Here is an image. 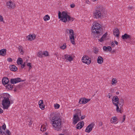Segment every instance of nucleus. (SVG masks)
<instances>
[{"mask_svg":"<svg viewBox=\"0 0 135 135\" xmlns=\"http://www.w3.org/2000/svg\"><path fill=\"white\" fill-rule=\"evenodd\" d=\"M52 126L54 129L57 131H61L62 127V122L61 119L57 116L52 117L51 119Z\"/></svg>","mask_w":135,"mask_h":135,"instance_id":"1","label":"nucleus"},{"mask_svg":"<svg viewBox=\"0 0 135 135\" xmlns=\"http://www.w3.org/2000/svg\"><path fill=\"white\" fill-rule=\"evenodd\" d=\"M102 29L101 25L100 24L95 22L94 23L93 26L91 29V35L93 36L95 34L98 35L96 36L97 38H99V36H101L102 34Z\"/></svg>","mask_w":135,"mask_h":135,"instance_id":"2","label":"nucleus"},{"mask_svg":"<svg viewBox=\"0 0 135 135\" xmlns=\"http://www.w3.org/2000/svg\"><path fill=\"white\" fill-rule=\"evenodd\" d=\"M6 97H4L2 101V104L3 109H8L10 106L11 103H13V100L10 99V100H9L10 94L8 93H6Z\"/></svg>","mask_w":135,"mask_h":135,"instance_id":"3","label":"nucleus"},{"mask_svg":"<svg viewBox=\"0 0 135 135\" xmlns=\"http://www.w3.org/2000/svg\"><path fill=\"white\" fill-rule=\"evenodd\" d=\"M58 17L59 18L61 19V21L64 22L66 21L69 22L71 20L72 21H73L74 19L73 18L70 17L65 11H62L61 13L60 11H59Z\"/></svg>","mask_w":135,"mask_h":135,"instance_id":"4","label":"nucleus"},{"mask_svg":"<svg viewBox=\"0 0 135 135\" xmlns=\"http://www.w3.org/2000/svg\"><path fill=\"white\" fill-rule=\"evenodd\" d=\"M74 110L76 111V112L74 115L73 117V123L74 124H76L77 122L80 120L79 117L81 116V111L79 109H75Z\"/></svg>","mask_w":135,"mask_h":135,"instance_id":"5","label":"nucleus"},{"mask_svg":"<svg viewBox=\"0 0 135 135\" xmlns=\"http://www.w3.org/2000/svg\"><path fill=\"white\" fill-rule=\"evenodd\" d=\"M104 11V8L102 6H100L99 10H96V12L94 13V18L97 19L100 18L102 15H103L102 13Z\"/></svg>","mask_w":135,"mask_h":135,"instance_id":"6","label":"nucleus"},{"mask_svg":"<svg viewBox=\"0 0 135 135\" xmlns=\"http://www.w3.org/2000/svg\"><path fill=\"white\" fill-rule=\"evenodd\" d=\"M69 31V39L70 41L73 44H75V38L74 37V31L73 30L70 29L69 30L67 29V31Z\"/></svg>","mask_w":135,"mask_h":135,"instance_id":"7","label":"nucleus"},{"mask_svg":"<svg viewBox=\"0 0 135 135\" xmlns=\"http://www.w3.org/2000/svg\"><path fill=\"white\" fill-rule=\"evenodd\" d=\"M6 5L7 8L10 9H14L16 7L15 3L11 0L6 2Z\"/></svg>","mask_w":135,"mask_h":135,"instance_id":"8","label":"nucleus"},{"mask_svg":"<svg viewBox=\"0 0 135 135\" xmlns=\"http://www.w3.org/2000/svg\"><path fill=\"white\" fill-rule=\"evenodd\" d=\"M82 62L87 64H89L91 62V59L88 56H84L82 57Z\"/></svg>","mask_w":135,"mask_h":135,"instance_id":"9","label":"nucleus"},{"mask_svg":"<svg viewBox=\"0 0 135 135\" xmlns=\"http://www.w3.org/2000/svg\"><path fill=\"white\" fill-rule=\"evenodd\" d=\"M24 80H22L21 78H12L10 80V82L11 84H15L20 82H22Z\"/></svg>","mask_w":135,"mask_h":135,"instance_id":"10","label":"nucleus"},{"mask_svg":"<svg viewBox=\"0 0 135 135\" xmlns=\"http://www.w3.org/2000/svg\"><path fill=\"white\" fill-rule=\"evenodd\" d=\"M90 100V99H87L85 98H81L79 100V103L81 104H85Z\"/></svg>","mask_w":135,"mask_h":135,"instance_id":"11","label":"nucleus"},{"mask_svg":"<svg viewBox=\"0 0 135 135\" xmlns=\"http://www.w3.org/2000/svg\"><path fill=\"white\" fill-rule=\"evenodd\" d=\"M94 124L93 123H91L86 128L85 130V132H86L89 133L92 129Z\"/></svg>","mask_w":135,"mask_h":135,"instance_id":"12","label":"nucleus"},{"mask_svg":"<svg viewBox=\"0 0 135 135\" xmlns=\"http://www.w3.org/2000/svg\"><path fill=\"white\" fill-rule=\"evenodd\" d=\"M132 37L131 36L127 33H125L121 37L122 38L123 40L130 39Z\"/></svg>","mask_w":135,"mask_h":135,"instance_id":"13","label":"nucleus"},{"mask_svg":"<svg viewBox=\"0 0 135 135\" xmlns=\"http://www.w3.org/2000/svg\"><path fill=\"white\" fill-rule=\"evenodd\" d=\"M84 123L83 121L80 122L78 123L76 125V128L77 129H80L84 126Z\"/></svg>","mask_w":135,"mask_h":135,"instance_id":"14","label":"nucleus"},{"mask_svg":"<svg viewBox=\"0 0 135 135\" xmlns=\"http://www.w3.org/2000/svg\"><path fill=\"white\" fill-rule=\"evenodd\" d=\"M2 81L3 84L5 85L8 83L9 80L8 78L5 77L3 78Z\"/></svg>","mask_w":135,"mask_h":135,"instance_id":"15","label":"nucleus"},{"mask_svg":"<svg viewBox=\"0 0 135 135\" xmlns=\"http://www.w3.org/2000/svg\"><path fill=\"white\" fill-rule=\"evenodd\" d=\"M36 37V35L35 34L30 35L27 37L28 38V40L30 41L34 40Z\"/></svg>","mask_w":135,"mask_h":135,"instance_id":"16","label":"nucleus"},{"mask_svg":"<svg viewBox=\"0 0 135 135\" xmlns=\"http://www.w3.org/2000/svg\"><path fill=\"white\" fill-rule=\"evenodd\" d=\"M114 35L117 37L119 36V32L118 29L117 28H115L113 31Z\"/></svg>","mask_w":135,"mask_h":135,"instance_id":"17","label":"nucleus"},{"mask_svg":"<svg viewBox=\"0 0 135 135\" xmlns=\"http://www.w3.org/2000/svg\"><path fill=\"white\" fill-rule=\"evenodd\" d=\"M112 102L113 104L114 103H119V98L117 96H114L112 99Z\"/></svg>","mask_w":135,"mask_h":135,"instance_id":"18","label":"nucleus"},{"mask_svg":"<svg viewBox=\"0 0 135 135\" xmlns=\"http://www.w3.org/2000/svg\"><path fill=\"white\" fill-rule=\"evenodd\" d=\"M118 104L119 105L120 109L122 107L123 105L124 104V100L123 99L121 98L119 100V103H118Z\"/></svg>","mask_w":135,"mask_h":135,"instance_id":"19","label":"nucleus"},{"mask_svg":"<svg viewBox=\"0 0 135 135\" xmlns=\"http://www.w3.org/2000/svg\"><path fill=\"white\" fill-rule=\"evenodd\" d=\"M40 108L42 110H44L45 108V106L43 104V101L42 100H40L38 102Z\"/></svg>","mask_w":135,"mask_h":135,"instance_id":"20","label":"nucleus"},{"mask_svg":"<svg viewBox=\"0 0 135 135\" xmlns=\"http://www.w3.org/2000/svg\"><path fill=\"white\" fill-rule=\"evenodd\" d=\"M7 50L6 49H3L0 50V55L4 56L5 55Z\"/></svg>","mask_w":135,"mask_h":135,"instance_id":"21","label":"nucleus"},{"mask_svg":"<svg viewBox=\"0 0 135 135\" xmlns=\"http://www.w3.org/2000/svg\"><path fill=\"white\" fill-rule=\"evenodd\" d=\"M9 67L10 70L12 71H15L17 69V68L14 65H11Z\"/></svg>","mask_w":135,"mask_h":135,"instance_id":"22","label":"nucleus"},{"mask_svg":"<svg viewBox=\"0 0 135 135\" xmlns=\"http://www.w3.org/2000/svg\"><path fill=\"white\" fill-rule=\"evenodd\" d=\"M97 61L98 64H101L103 62V59L102 57L99 56L98 57Z\"/></svg>","mask_w":135,"mask_h":135,"instance_id":"23","label":"nucleus"},{"mask_svg":"<svg viewBox=\"0 0 135 135\" xmlns=\"http://www.w3.org/2000/svg\"><path fill=\"white\" fill-rule=\"evenodd\" d=\"M5 87L6 89L8 90H11L13 88V85L10 84H9L6 85Z\"/></svg>","mask_w":135,"mask_h":135,"instance_id":"24","label":"nucleus"},{"mask_svg":"<svg viewBox=\"0 0 135 135\" xmlns=\"http://www.w3.org/2000/svg\"><path fill=\"white\" fill-rule=\"evenodd\" d=\"M117 118L116 117H112L110 119V122L111 123H113L116 122L117 120Z\"/></svg>","mask_w":135,"mask_h":135,"instance_id":"25","label":"nucleus"},{"mask_svg":"<svg viewBox=\"0 0 135 135\" xmlns=\"http://www.w3.org/2000/svg\"><path fill=\"white\" fill-rule=\"evenodd\" d=\"M17 63L18 65H22L23 62V60L22 58L19 57L17 60Z\"/></svg>","mask_w":135,"mask_h":135,"instance_id":"26","label":"nucleus"},{"mask_svg":"<svg viewBox=\"0 0 135 135\" xmlns=\"http://www.w3.org/2000/svg\"><path fill=\"white\" fill-rule=\"evenodd\" d=\"M114 105L116 106V110L118 112H120V113H122L121 110L119 109V107L118 104L117 103H114Z\"/></svg>","mask_w":135,"mask_h":135,"instance_id":"27","label":"nucleus"},{"mask_svg":"<svg viewBox=\"0 0 135 135\" xmlns=\"http://www.w3.org/2000/svg\"><path fill=\"white\" fill-rule=\"evenodd\" d=\"M23 47L22 46H20L18 47V49L20 51V53H21V54L22 55H23L24 53V52L23 51Z\"/></svg>","mask_w":135,"mask_h":135,"instance_id":"28","label":"nucleus"},{"mask_svg":"<svg viewBox=\"0 0 135 135\" xmlns=\"http://www.w3.org/2000/svg\"><path fill=\"white\" fill-rule=\"evenodd\" d=\"M50 18V17L48 15H45L44 17V19L45 21H47L49 20Z\"/></svg>","mask_w":135,"mask_h":135,"instance_id":"29","label":"nucleus"},{"mask_svg":"<svg viewBox=\"0 0 135 135\" xmlns=\"http://www.w3.org/2000/svg\"><path fill=\"white\" fill-rule=\"evenodd\" d=\"M43 52L41 51H40L38 53L37 55L39 57H43Z\"/></svg>","mask_w":135,"mask_h":135,"instance_id":"30","label":"nucleus"},{"mask_svg":"<svg viewBox=\"0 0 135 135\" xmlns=\"http://www.w3.org/2000/svg\"><path fill=\"white\" fill-rule=\"evenodd\" d=\"M66 43H64L62 46H60V48L64 50L66 48Z\"/></svg>","mask_w":135,"mask_h":135,"instance_id":"31","label":"nucleus"},{"mask_svg":"<svg viewBox=\"0 0 135 135\" xmlns=\"http://www.w3.org/2000/svg\"><path fill=\"white\" fill-rule=\"evenodd\" d=\"M94 52L96 54H97L98 53L99 50L96 48H95L93 50Z\"/></svg>","mask_w":135,"mask_h":135,"instance_id":"32","label":"nucleus"},{"mask_svg":"<svg viewBox=\"0 0 135 135\" xmlns=\"http://www.w3.org/2000/svg\"><path fill=\"white\" fill-rule=\"evenodd\" d=\"M41 131H44L46 130V128L44 126H41Z\"/></svg>","mask_w":135,"mask_h":135,"instance_id":"33","label":"nucleus"},{"mask_svg":"<svg viewBox=\"0 0 135 135\" xmlns=\"http://www.w3.org/2000/svg\"><path fill=\"white\" fill-rule=\"evenodd\" d=\"M73 58L72 56H71L69 55V56H68L67 60H68L69 61H71L73 60Z\"/></svg>","mask_w":135,"mask_h":135,"instance_id":"34","label":"nucleus"},{"mask_svg":"<svg viewBox=\"0 0 135 135\" xmlns=\"http://www.w3.org/2000/svg\"><path fill=\"white\" fill-rule=\"evenodd\" d=\"M43 54L45 56H47L49 55L48 52L46 51L44 52L43 53Z\"/></svg>","mask_w":135,"mask_h":135,"instance_id":"35","label":"nucleus"},{"mask_svg":"<svg viewBox=\"0 0 135 135\" xmlns=\"http://www.w3.org/2000/svg\"><path fill=\"white\" fill-rule=\"evenodd\" d=\"M117 81L115 80V79H113L112 80V84L113 85L117 83Z\"/></svg>","mask_w":135,"mask_h":135,"instance_id":"36","label":"nucleus"},{"mask_svg":"<svg viewBox=\"0 0 135 135\" xmlns=\"http://www.w3.org/2000/svg\"><path fill=\"white\" fill-rule=\"evenodd\" d=\"M60 106V105L57 103H56L54 105L55 108L56 109L59 108Z\"/></svg>","mask_w":135,"mask_h":135,"instance_id":"37","label":"nucleus"},{"mask_svg":"<svg viewBox=\"0 0 135 135\" xmlns=\"http://www.w3.org/2000/svg\"><path fill=\"white\" fill-rule=\"evenodd\" d=\"M105 38H104L102 36V37L99 39H98L99 41L100 42H102L103 41H104L105 40Z\"/></svg>","mask_w":135,"mask_h":135,"instance_id":"38","label":"nucleus"},{"mask_svg":"<svg viewBox=\"0 0 135 135\" xmlns=\"http://www.w3.org/2000/svg\"><path fill=\"white\" fill-rule=\"evenodd\" d=\"M31 63L30 62L28 63L27 64V65L28 66H29V69H30L32 68V67L31 65Z\"/></svg>","mask_w":135,"mask_h":135,"instance_id":"39","label":"nucleus"},{"mask_svg":"<svg viewBox=\"0 0 135 135\" xmlns=\"http://www.w3.org/2000/svg\"><path fill=\"white\" fill-rule=\"evenodd\" d=\"M107 50H108L109 51H110L112 50V48L110 46H108L107 47Z\"/></svg>","mask_w":135,"mask_h":135,"instance_id":"40","label":"nucleus"},{"mask_svg":"<svg viewBox=\"0 0 135 135\" xmlns=\"http://www.w3.org/2000/svg\"><path fill=\"white\" fill-rule=\"evenodd\" d=\"M69 56V55L67 54H65L64 55V57L63 58V59H66V60H67V59L68 57V56Z\"/></svg>","mask_w":135,"mask_h":135,"instance_id":"41","label":"nucleus"},{"mask_svg":"<svg viewBox=\"0 0 135 135\" xmlns=\"http://www.w3.org/2000/svg\"><path fill=\"white\" fill-rule=\"evenodd\" d=\"M2 128L3 130H5L6 128V125L4 123L3 125L2 126Z\"/></svg>","mask_w":135,"mask_h":135,"instance_id":"42","label":"nucleus"},{"mask_svg":"<svg viewBox=\"0 0 135 135\" xmlns=\"http://www.w3.org/2000/svg\"><path fill=\"white\" fill-rule=\"evenodd\" d=\"M22 84H19L18 85L16 86L17 88H21L22 86Z\"/></svg>","mask_w":135,"mask_h":135,"instance_id":"43","label":"nucleus"},{"mask_svg":"<svg viewBox=\"0 0 135 135\" xmlns=\"http://www.w3.org/2000/svg\"><path fill=\"white\" fill-rule=\"evenodd\" d=\"M6 132L8 135H9L11 134V133L10 132L9 130L7 129H6Z\"/></svg>","mask_w":135,"mask_h":135,"instance_id":"44","label":"nucleus"},{"mask_svg":"<svg viewBox=\"0 0 135 135\" xmlns=\"http://www.w3.org/2000/svg\"><path fill=\"white\" fill-rule=\"evenodd\" d=\"M28 122H29L28 124L29 126H30L32 124V121L31 120H30V121Z\"/></svg>","mask_w":135,"mask_h":135,"instance_id":"45","label":"nucleus"},{"mask_svg":"<svg viewBox=\"0 0 135 135\" xmlns=\"http://www.w3.org/2000/svg\"><path fill=\"white\" fill-rule=\"evenodd\" d=\"M126 119V115H124L123 116V120H122V122L121 123H122Z\"/></svg>","mask_w":135,"mask_h":135,"instance_id":"46","label":"nucleus"},{"mask_svg":"<svg viewBox=\"0 0 135 135\" xmlns=\"http://www.w3.org/2000/svg\"><path fill=\"white\" fill-rule=\"evenodd\" d=\"M0 21H3V18L2 16L0 15Z\"/></svg>","mask_w":135,"mask_h":135,"instance_id":"47","label":"nucleus"},{"mask_svg":"<svg viewBox=\"0 0 135 135\" xmlns=\"http://www.w3.org/2000/svg\"><path fill=\"white\" fill-rule=\"evenodd\" d=\"M7 60L9 62H11L12 61V59L10 57L8 58L7 59Z\"/></svg>","mask_w":135,"mask_h":135,"instance_id":"48","label":"nucleus"},{"mask_svg":"<svg viewBox=\"0 0 135 135\" xmlns=\"http://www.w3.org/2000/svg\"><path fill=\"white\" fill-rule=\"evenodd\" d=\"M103 49L104 51H106L107 50V47L106 46H104L103 47Z\"/></svg>","mask_w":135,"mask_h":135,"instance_id":"49","label":"nucleus"},{"mask_svg":"<svg viewBox=\"0 0 135 135\" xmlns=\"http://www.w3.org/2000/svg\"><path fill=\"white\" fill-rule=\"evenodd\" d=\"M85 117V115H83V116H81V119H80V120H81L83 119H84V118Z\"/></svg>","mask_w":135,"mask_h":135,"instance_id":"50","label":"nucleus"},{"mask_svg":"<svg viewBox=\"0 0 135 135\" xmlns=\"http://www.w3.org/2000/svg\"><path fill=\"white\" fill-rule=\"evenodd\" d=\"M25 62H24L23 64L21 65H21V68H23L25 66Z\"/></svg>","mask_w":135,"mask_h":135,"instance_id":"51","label":"nucleus"},{"mask_svg":"<svg viewBox=\"0 0 135 135\" xmlns=\"http://www.w3.org/2000/svg\"><path fill=\"white\" fill-rule=\"evenodd\" d=\"M75 6V5L74 4H74H71V5H70V7L71 8H73Z\"/></svg>","mask_w":135,"mask_h":135,"instance_id":"52","label":"nucleus"},{"mask_svg":"<svg viewBox=\"0 0 135 135\" xmlns=\"http://www.w3.org/2000/svg\"><path fill=\"white\" fill-rule=\"evenodd\" d=\"M107 32H106L105 33V34L104 35H103L102 36L104 37L105 38L107 36Z\"/></svg>","mask_w":135,"mask_h":135,"instance_id":"53","label":"nucleus"},{"mask_svg":"<svg viewBox=\"0 0 135 135\" xmlns=\"http://www.w3.org/2000/svg\"><path fill=\"white\" fill-rule=\"evenodd\" d=\"M111 46L112 47H113L115 46V44L113 42L111 43Z\"/></svg>","mask_w":135,"mask_h":135,"instance_id":"54","label":"nucleus"},{"mask_svg":"<svg viewBox=\"0 0 135 135\" xmlns=\"http://www.w3.org/2000/svg\"><path fill=\"white\" fill-rule=\"evenodd\" d=\"M3 112V110L0 107V113H2Z\"/></svg>","mask_w":135,"mask_h":135,"instance_id":"55","label":"nucleus"},{"mask_svg":"<svg viewBox=\"0 0 135 135\" xmlns=\"http://www.w3.org/2000/svg\"><path fill=\"white\" fill-rule=\"evenodd\" d=\"M99 124L100 126H102L103 124L101 122L99 123Z\"/></svg>","mask_w":135,"mask_h":135,"instance_id":"56","label":"nucleus"},{"mask_svg":"<svg viewBox=\"0 0 135 135\" xmlns=\"http://www.w3.org/2000/svg\"><path fill=\"white\" fill-rule=\"evenodd\" d=\"M128 9H132L133 8V7L132 6L128 7Z\"/></svg>","mask_w":135,"mask_h":135,"instance_id":"57","label":"nucleus"},{"mask_svg":"<svg viewBox=\"0 0 135 135\" xmlns=\"http://www.w3.org/2000/svg\"><path fill=\"white\" fill-rule=\"evenodd\" d=\"M114 42L116 45H118V43L117 41L115 40L114 41Z\"/></svg>","mask_w":135,"mask_h":135,"instance_id":"58","label":"nucleus"},{"mask_svg":"<svg viewBox=\"0 0 135 135\" xmlns=\"http://www.w3.org/2000/svg\"><path fill=\"white\" fill-rule=\"evenodd\" d=\"M2 133V132L1 129V127H0V134H1Z\"/></svg>","mask_w":135,"mask_h":135,"instance_id":"59","label":"nucleus"},{"mask_svg":"<svg viewBox=\"0 0 135 135\" xmlns=\"http://www.w3.org/2000/svg\"><path fill=\"white\" fill-rule=\"evenodd\" d=\"M57 54H58L57 52H55L54 54V55L56 56L57 57Z\"/></svg>","mask_w":135,"mask_h":135,"instance_id":"60","label":"nucleus"},{"mask_svg":"<svg viewBox=\"0 0 135 135\" xmlns=\"http://www.w3.org/2000/svg\"><path fill=\"white\" fill-rule=\"evenodd\" d=\"M2 134V135H7L4 132H3Z\"/></svg>","mask_w":135,"mask_h":135,"instance_id":"61","label":"nucleus"},{"mask_svg":"<svg viewBox=\"0 0 135 135\" xmlns=\"http://www.w3.org/2000/svg\"><path fill=\"white\" fill-rule=\"evenodd\" d=\"M17 87H16V88L15 89H14V91H17Z\"/></svg>","mask_w":135,"mask_h":135,"instance_id":"62","label":"nucleus"},{"mask_svg":"<svg viewBox=\"0 0 135 135\" xmlns=\"http://www.w3.org/2000/svg\"><path fill=\"white\" fill-rule=\"evenodd\" d=\"M107 97H108L109 98H110V95L108 94L107 96Z\"/></svg>","mask_w":135,"mask_h":135,"instance_id":"63","label":"nucleus"},{"mask_svg":"<svg viewBox=\"0 0 135 135\" xmlns=\"http://www.w3.org/2000/svg\"><path fill=\"white\" fill-rule=\"evenodd\" d=\"M114 52H115V51H114V50H113V51H112V53H113Z\"/></svg>","mask_w":135,"mask_h":135,"instance_id":"64","label":"nucleus"}]
</instances>
